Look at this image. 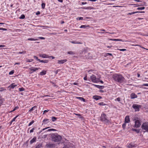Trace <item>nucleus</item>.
<instances>
[{"label":"nucleus","instance_id":"1","mask_svg":"<svg viewBox=\"0 0 148 148\" xmlns=\"http://www.w3.org/2000/svg\"><path fill=\"white\" fill-rule=\"evenodd\" d=\"M112 77L115 81L120 83L122 82L124 79V77L121 75L117 74L113 75Z\"/></svg>","mask_w":148,"mask_h":148},{"label":"nucleus","instance_id":"2","mask_svg":"<svg viewBox=\"0 0 148 148\" xmlns=\"http://www.w3.org/2000/svg\"><path fill=\"white\" fill-rule=\"evenodd\" d=\"M51 136L52 140L55 142H60L62 139L61 136L57 134H53Z\"/></svg>","mask_w":148,"mask_h":148},{"label":"nucleus","instance_id":"3","mask_svg":"<svg viewBox=\"0 0 148 148\" xmlns=\"http://www.w3.org/2000/svg\"><path fill=\"white\" fill-rule=\"evenodd\" d=\"M135 120V125L134 127L136 128H138L140 127L141 125V121L139 120L138 118L134 119Z\"/></svg>","mask_w":148,"mask_h":148},{"label":"nucleus","instance_id":"4","mask_svg":"<svg viewBox=\"0 0 148 148\" xmlns=\"http://www.w3.org/2000/svg\"><path fill=\"white\" fill-rule=\"evenodd\" d=\"M101 121L105 123H108L109 121L107 119L106 115L105 114H101L100 117Z\"/></svg>","mask_w":148,"mask_h":148},{"label":"nucleus","instance_id":"5","mask_svg":"<svg viewBox=\"0 0 148 148\" xmlns=\"http://www.w3.org/2000/svg\"><path fill=\"white\" fill-rule=\"evenodd\" d=\"M141 128L143 130L148 132V122L143 123L142 125Z\"/></svg>","mask_w":148,"mask_h":148},{"label":"nucleus","instance_id":"6","mask_svg":"<svg viewBox=\"0 0 148 148\" xmlns=\"http://www.w3.org/2000/svg\"><path fill=\"white\" fill-rule=\"evenodd\" d=\"M141 106L137 104H133L132 106V108L135 110V111H139V108L141 107Z\"/></svg>","mask_w":148,"mask_h":148},{"label":"nucleus","instance_id":"7","mask_svg":"<svg viewBox=\"0 0 148 148\" xmlns=\"http://www.w3.org/2000/svg\"><path fill=\"white\" fill-rule=\"evenodd\" d=\"M90 79L92 82L94 83H97L98 82V79L96 78V77L94 75H92L90 76Z\"/></svg>","mask_w":148,"mask_h":148},{"label":"nucleus","instance_id":"8","mask_svg":"<svg viewBox=\"0 0 148 148\" xmlns=\"http://www.w3.org/2000/svg\"><path fill=\"white\" fill-rule=\"evenodd\" d=\"M67 61L66 59L62 60H58V63L59 64H63Z\"/></svg>","mask_w":148,"mask_h":148},{"label":"nucleus","instance_id":"9","mask_svg":"<svg viewBox=\"0 0 148 148\" xmlns=\"http://www.w3.org/2000/svg\"><path fill=\"white\" fill-rule=\"evenodd\" d=\"M93 98L96 100H97L101 99L102 98V97L99 96L95 95L93 96Z\"/></svg>","mask_w":148,"mask_h":148},{"label":"nucleus","instance_id":"10","mask_svg":"<svg viewBox=\"0 0 148 148\" xmlns=\"http://www.w3.org/2000/svg\"><path fill=\"white\" fill-rule=\"evenodd\" d=\"M130 121V119L129 116H126L125 119V123H129Z\"/></svg>","mask_w":148,"mask_h":148},{"label":"nucleus","instance_id":"11","mask_svg":"<svg viewBox=\"0 0 148 148\" xmlns=\"http://www.w3.org/2000/svg\"><path fill=\"white\" fill-rule=\"evenodd\" d=\"M40 69V68H35V67H32L30 68L29 69L30 71H33V72H34V71H36L37 70H38V69Z\"/></svg>","mask_w":148,"mask_h":148},{"label":"nucleus","instance_id":"12","mask_svg":"<svg viewBox=\"0 0 148 148\" xmlns=\"http://www.w3.org/2000/svg\"><path fill=\"white\" fill-rule=\"evenodd\" d=\"M137 97V95H136L134 93H132L130 95V97L131 99H134L136 98Z\"/></svg>","mask_w":148,"mask_h":148},{"label":"nucleus","instance_id":"13","mask_svg":"<svg viewBox=\"0 0 148 148\" xmlns=\"http://www.w3.org/2000/svg\"><path fill=\"white\" fill-rule=\"evenodd\" d=\"M39 56L40 57L44 58H49V56L45 54H40Z\"/></svg>","mask_w":148,"mask_h":148},{"label":"nucleus","instance_id":"14","mask_svg":"<svg viewBox=\"0 0 148 148\" xmlns=\"http://www.w3.org/2000/svg\"><path fill=\"white\" fill-rule=\"evenodd\" d=\"M71 42L72 43L74 44H82V43L80 42H79L77 41H76L74 40V41H71L70 42Z\"/></svg>","mask_w":148,"mask_h":148},{"label":"nucleus","instance_id":"15","mask_svg":"<svg viewBox=\"0 0 148 148\" xmlns=\"http://www.w3.org/2000/svg\"><path fill=\"white\" fill-rule=\"evenodd\" d=\"M36 137H34L30 141V143L31 144H32L34 142L36 141Z\"/></svg>","mask_w":148,"mask_h":148},{"label":"nucleus","instance_id":"16","mask_svg":"<svg viewBox=\"0 0 148 148\" xmlns=\"http://www.w3.org/2000/svg\"><path fill=\"white\" fill-rule=\"evenodd\" d=\"M127 147L129 148H133L135 147L136 146L135 145L130 143L127 145Z\"/></svg>","mask_w":148,"mask_h":148},{"label":"nucleus","instance_id":"17","mask_svg":"<svg viewBox=\"0 0 148 148\" xmlns=\"http://www.w3.org/2000/svg\"><path fill=\"white\" fill-rule=\"evenodd\" d=\"M76 98H77V99H79L80 100H81V101H84V102H86L85 99H84L83 97H76Z\"/></svg>","mask_w":148,"mask_h":148},{"label":"nucleus","instance_id":"18","mask_svg":"<svg viewBox=\"0 0 148 148\" xmlns=\"http://www.w3.org/2000/svg\"><path fill=\"white\" fill-rule=\"evenodd\" d=\"M16 86V85H14V83H12L8 86V88L10 87L11 88L13 89Z\"/></svg>","mask_w":148,"mask_h":148},{"label":"nucleus","instance_id":"19","mask_svg":"<svg viewBox=\"0 0 148 148\" xmlns=\"http://www.w3.org/2000/svg\"><path fill=\"white\" fill-rule=\"evenodd\" d=\"M94 85L97 88H98L99 89H103L104 87V86H99L96 85Z\"/></svg>","mask_w":148,"mask_h":148},{"label":"nucleus","instance_id":"20","mask_svg":"<svg viewBox=\"0 0 148 148\" xmlns=\"http://www.w3.org/2000/svg\"><path fill=\"white\" fill-rule=\"evenodd\" d=\"M40 62L43 63H47L49 62V60H40L39 61Z\"/></svg>","mask_w":148,"mask_h":148},{"label":"nucleus","instance_id":"21","mask_svg":"<svg viewBox=\"0 0 148 148\" xmlns=\"http://www.w3.org/2000/svg\"><path fill=\"white\" fill-rule=\"evenodd\" d=\"M46 71H43L40 73V75H44L46 74Z\"/></svg>","mask_w":148,"mask_h":148},{"label":"nucleus","instance_id":"22","mask_svg":"<svg viewBox=\"0 0 148 148\" xmlns=\"http://www.w3.org/2000/svg\"><path fill=\"white\" fill-rule=\"evenodd\" d=\"M132 130L133 131L136 132L137 133H138L140 132V130H137V129L133 128L132 129Z\"/></svg>","mask_w":148,"mask_h":148},{"label":"nucleus","instance_id":"23","mask_svg":"<svg viewBox=\"0 0 148 148\" xmlns=\"http://www.w3.org/2000/svg\"><path fill=\"white\" fill-rule=\"evenodd\" d=\"M87 27H89V25L86 26V25H81L80 26V28H86Z\"/></svg>","mask_w":148,"mask_h":148},{"label":"nucleus","instance_id":"24","mask_svg":"<svg viewBox=\"0 0 148 148\" xmlns=\"http://www.w3.org/2000/svg\"><path fill=\"white\" fill-rule=\"evenodd\" d=\"M38 39H34V38H28L27 39V40H31V41H32V40H38Z\"/></svg>","mask_w":148,"mask_h":148},{"label":"nucleus","instance_id":"25","mask_svg":"<svg viewBox=\"0 0 148 148\" xmlns=\"http://www.w3.org/2000/svg\"><path fill=\"white\" fill-rule=\"evenodd\" d=\"M33 61V59H26V61L27 62H31Z\"/></svg>","mask_w":148,"mask_h":148},{"label":"nucleus","instance_id":"26","mask_svg":"<svg viewBox=\"0 0 148 148\" xmlns=\"http://www.w3.org/2000/svg\"><path fill=\"white\" fill-rule=\"evenodd\" d=\"M43 122H44V123H45V122H46V123H45V124H46L48 122H49V119H44L43 120Z\"/></svg>","mask_w":148,"mask_h":148},{"label":"nucleus","instance_id":"27","mask_svg":"<svg viewBox=\"0 0 148 148\" xmlns=\"http://www.w3.org/2000/svg\"><path fill=\"white\" fill-rule=\"evenodd\" d=\"M136 13H138V12H132L131 13H129L128 14H127L128 15H131L132 14H136Z\"/></svg>","mask_w":148,"mask_h":148},{"label":"nucleus","instance_id":"28","mask_svg":"<svg viewBox=\"0 0 148 148\" xmlns=\"http://www.w3.org/2000/svg\"><path fill=\"white\" fill-rule=\"evenodd\" d=\"M36 107L35 106H34L32 107L30 110H29V112H31L32 111L34 110V108H36Z\"/></svg>","mask_w":148,"mask_h":148},{"label":"nucleus","instance_id":"29","mask_svg":"<svg viewBox=\"0 0 148 148\" xmlns=\"http://www.w3.org/2000/svg\"><path fill=\"white\" fill-rule=\"evenodd\" d=\"M111 40H114V41H124L122 40L121 39H111Z\"/></svg>","mask_w":148,"mask_h":148},{"label":"nucleus","instance_id":"30","mask_svg":"<svg viewBox=\"0 0 148 148\" xmlns=\"http://www.w3.org/2000/svg\"><path fill=\"white\" fill-rule=\"evenodd\" d=\"M57 119V118L56 117H52V120L53 122L56 121Z\"/></svg>","mask_w":148,"mask_h":148},{"label":"nucleus","instance_id":"31","mask_svg":"<svg viewBox=\"0 0 148 148\" xmlns=\"http://www.w3.org/2000/svg\"><path fill=\"white\" fill-rule=\"evenodd\" d=\"M98 105L100 106H105L106 105V104L104 103L103 102L99 103H98Z\"/></svg>","mask_w":148,"mask_h":148},{"label":"nucleus","instance_id":"32","mask_svg":"<svg viewBox=\"0 0 148 148\" xmlns=\"http://www.w3.org/2000/svg\"><path fill=\"white\" fill-rule=\"evenodd\" d=\"M145 7L138 8H137V10H144V9H145Z\"/></svg>","mask_w":148,"mask_h":148},{"label":"nucleus","instance_id":"33","mask_svg":"<svg viewBox=\"0 0 148 148\" xmlns=\"http://www.w3.org/2000/svg\"><path fill=\"white\" fill-rule=\"evenodd\" d=\"M67 53H68V54H71V55L73 54H75V53L73 52L72 51H68V52Z\"/></svg>","mask_w":148,"mask_h":148},{"label":"nucleus","instance_id":"34","mask_svg":"<svg viewBox=\"0 0 148 148\" xmlns=\"http://www.w3.org/2000/svg\"><path fill=\"white\" fill-rule=\"evenodd\" d=\"M25 18V16L24 14H22L19 18L20 19H23L24 18Z\"/></svg>","mask_w":148,"mask_h":148},{"label":"nucleus","instance_id":"35","mask_svg":"<svg viewBox=\"0 0 148 148\" xmlns=\"http://www.w3.org/2000/svg\"><path fill=\"white\" fill-rule=\"evenodd\" d=\"M19 108V107L18 106H17L14 108L13 109V110L11 111V112L14 111L18 109Z\"/></svg>","mask_w":148,"mask_h":148},{"label":"nucleus","instance_id":"36","mask_svg":"<svg viewBox=\"0 0 148 148\" xmlns=\"http://www.w3.org/2000/svg\"><path fill=\"white\" fill-rule=\"evenodd\" d=\"M26 53V51H24L22 52H18V54H25Z\"/></svg>","mask_w":148,"mask_h":148},{"label":"nucleus","instance_id":"37","mask_svg":"<svg viewBox=\"0 0 148 148\" xmlns=\"http://www.w3.org/2000/svg\"><path fill=\"white\" fill-rule=\"evenodd\" d=\"M34 122V120H32L31 122L29 125H28V126H29L30 125H32V124H33Z\"/></svg>","mask_w":148,"mask_h":148},{"label":"nucleus","instance_id":"38","mask_svg":"<svg viewBox=\"0 0 148 148\" xmlns=\"http://www.w3.org/2000/svg\"><path fill=\"white\" fill-rule=\"evenodd\" d=\"M56 131V130L53 129H50L47 130V131Z\"/></svg>","mask_w":148,"mask_h":148},{"label":"nucleus","instance_id":"39","mask_svg":"<svg viewBox=\"0 0 148 148\" xmlns=\"http://www.w3.org/2000/svg\"><path fill=\"white\" fill-rule=\"evenodd\" d=\"M18 116H16L15 117H14L12 120V122H13V121H15V120L16 119L17 117Z\"/></svg>","mask_w":148,"mask_h":148},{"label":"nucleus","instance_id":"40","mask_svg":"<svg viewBox=\"0 0 148 148\" xmlns=\"http://www.w3.org/2000/svg\"><path fill=\"white\" fill-rule=\"evenodd\" d=\"M14 70H12L10 71L9 73V74L10 75H12L14 73Z\"/></svg>","mask_w":148,"mask_h":148},{"label":"nucleus","instance_id":"41","mask_svg":"<svg viewBox=\"0 0 148 148\" xmlns=\"http://www.w3.org/2000/svg\"><path fill=\"white\" fill-rule=\"evenodd\" d=\"M34 58L35 59H36L38 61H39V60H40L38 58V57H36V56H34Z\"/></svg>","mask_w":148,"mask_h":148},{"label":"nucleus","instance_id":"42","mask_svg":"<svg viewBox=\"0 0 148 148\" xmlns=\"http://www.w3.org/2000/svg\"><path fill=\"white\" fill-rule=\"evenodd\" d=\"M19 91H23L24 90V88H19Z\"/></svg>","mask_w":148,"mask_h":148},{"label":"nucleus","instance_id":"43","mask_svg":"<svg viewBox=\"0 0 148 148\" xmlns=\"http://www.w3.org/2000/svg\"><path fill=\"white\" fill-rule=\"evenodd\" d=\"M126 125V123H124L123 124V125H122V127L123 128H125Z\"/></svg>","mask_w":148,"mask_h":148},{"label":"nucleus","instance_id":"44","mask_svg":"<svg viewBox=\"0 0 148 148\" xmlns=\"http://www.w3.org/2000/svg\"><path fill=\"white\" fill-rule=\"evenodd\" d=\"M42 8H44L45 6V4L44 3H42Z\"/></svg>","mask_w":148,"mask_h":148},{"label":"nucleus","instance_id":"45","mask_svg":"<svg viewBox=\"0 0 148 148\" xmlns=\"http://www.w3.org/2000/svg\"><path fill=\"white\" fill-rule=\"evenodd\" d=\"M83 19V18L82 17H78L77 18V19L78 20H82Z\"/></svg>","mask_w":148,"mask_h":148},{"label":"nucleus","instance_id":"46","mask_svg":"<svg viewBox=\"0 0 148 148\" xmlns=\"http://www.w3.org/2000/svg\"><path fill=\"white\" fill-rule=\"evenodd\" d=\"M34 130V128H33L32 130H31L30 131V133H31L32 132H33Z\"/></svg>","mask_w":148,"mask_h":148},{"label":"nucleus","instance_id":"47","mask_svg":"<svg viewBox=\"0 0 148 148\" xmlns=\"http://www.w3.org/2000/svg\"><path fill=\"white\" fill-rule=\"evenodd\" d=\"M115 100H117L118 101H120V98L119 97L117 98Z\"/></svg>","mask_w":148,"mask_h":148},{"label":"nucleus","instance_id":"48","mask_svg":"<svg viewBox=\"0 0 148 148\" xmlns=\"http://www.w3.org/2000/svg\"><path fill=\"white\" fill-rule=\"evenodd\" d=\"M49 111V110H45L44 111L43 114H44L46 113L47 112H48Z\"/></svg>","mask_w":148,"mask_h":148},{"label":"nucleus","instance_id":"49","mask_svg":"<svg viewBox=\"0 0 148 148\" xmlns=\"http://www.w3.org/2000/svg\"><path fill=\"white\" fill-rule=\"evenodd\" d=\"M38 38L40 39H42V40H44V39H45V38L43 37H38Z\"/></svg>","mask_w":148,"mask_h":148},{"label":"nucleus","instance_id":"50","mask_svg":"<svg viewBox=\"0 0 148 148\" xmlns=\"http://www.w3.org/2000/svg\"><path fill=\"white\" fill-rule=\"evenodd\" d=\"M0 30H6L7 29L5 28H0Z\"/></svg>","mask_w":148,"mask_h":148},{"label":"nucleus","instance_id":"51","mask_svg":"<svg viewBox=\"0 0 148 148\" xmlns=\"http://www.w3.org/2000/svg\"><path fill=\"white\" fill-rule=\"evenodd\" d=\"M120 50L121 51H126V49H120Z\"/></svg>","mask_w":148,"mask_h":148},{"label":"nucleus","instance_id":"52","mask_svg":"<svg viewBox=\"0 0 148 148\" xmlns=\"http://www.w3.org/2000/svg\"><path fill=\"white\" fill-rule=\"evenodd\" d=\"M137 12L139 13H144L145 12L144 11H137Z\"/></svg>","mask_w":148,"mask_h":148},{"label":"nucleus","instance_id":"53","mask_svg":"<svg viewBox=\"0 0 148 148\" xmlns=\"http://www.w3.org/2000/svg\"><path fill=\"white\" fill-rule=\"evenodd\" d=\"M144 5V4H143V3H140L139 4V5L136 6H142V5Z\"/></svg>","mask_w":148,"mask_h":148},{"label":"nucleus","instance_id":"54","mask_svg":"<svg viewBox=\"0 0 148 148\" xmlns=\"http://www.w3.org/2000/svg\"><path fill=\"white\" fill-rule=\"evenodd\" d=\"M59 71V70H56L55 72V73L56 74H57L58 73V72Z\"/></svg>","mask_w":148,"mask_h":148},{"label":"nucleus","instance_id":"55","mask_svg":"<svg viewBox=\"0 0 148 148\" xmlns=\"http://www.w3.org/2000/svg\"><path fill=\"white\" fill-rule=\"evenodd\" d=\"M5 47V46L3 45H0V47Z\"/></svg>","mask_w":148,"mask_h":148},{"label":"nucleus","instance_id":"56","mask_svg":"<svg viewBox=\"0 0 148 148\" xmlns=\"http://www.w3.org/2000/svg\"><path fill=\"white\" fill-rule=\"evenodd\" d=\"M52 58V59H54L55 58V57L53 56H49V58Z\"/></svg>","mask_w":148,"mask_h":148},{"label":"nucleus","instance_id":"57","mask_svg":"<svg viewBox=\"0 0 148 148\" xmlns=\"http://www.w3.org/2000/svg\"><path fill=\"white\" fill-rule=\"evenodd\" d=\"M84 79L85 80H87V77L86 76V77H84Z\"/></svg>","mask_w":148,"mask_h":148},{"label":"nucleus","instance_id":"58","mask_svg":"<svg viewBox=\"0 0 148 148\" xmlns=\"http://www.w3.org/2000/svg\"><path fill=\"white\" fill-rule=\"evenodd\" d=\"M87 4V3L86 2H82V5H84V4Z\"/></svg>","mask_w":148,"mask_h":148},{"label":"nucleus","instance_id":"59","mask_svg":"<svg viewBox=\"0 0 148 148\" xmlns=\"http://www.w3.org/2000/svg\"><path fill=\"white\" fill-rule=\"evenodd\" d=\"M143 85L145 86H148V84H143Z\"/></svg>","mask_w":148,"mask_h":148},{"label":"nucleus","instance_id":"60","mask_svg":"<svg viewBox=\"0 0 148 148\" xmlns=\"http://www.w3.org/2000/svg\"><path fill=\"white\" fill-rule=\"evenodd\" d=\"M40 14V12L39 11L37 12L36 13V15H38V14Z\"/></svg>","mask_w":148,"mask_h":148},{"label":"nucleus","instance_id":"61","mask_svg":"<svg viewBox=\"0 0 148 148\" xmlns=\"http://www.w3.org/2000/svg\"><path fill=\"white\" fill-rule=\"evenodd\" d=\"M107 54H108V55H110V56H112V54L110 53H107Z\"/></svg>","mask_w":148,"mask_h":148},{"label":"nucleus","instance_id":"62","mask_svg":"<svg viewBox=\"0 0 148 148\" xmlns=\"http://www.w3.org/2000/svg\"><path fill=\"white\" fill-rule=\"evenodd\" d=\"M88 1H96L97 0H88Z\"/></svg>","mask_w":148,"mask_h":148},{"label":"nucleus","instance_id":"63","mask_svg":"<svg viewBox=\"0 0 148 148\" xmlns=\"http://www.w3.org/2000/svg\"><path fill=\"white\" fill-rule=\"evenodd\" d=\"M73 84L74 85H77L78 84V83L74 82L73 83Z\"/></svg>","mask_w":148,"mask_h":148},{"label":"nucleus","instance_id":"64","mask_svg":"<svg viewBox=\"0 0 148 148\" xmlns=\"http://www.w3.org/2000/svg\"><path fill=\"white\" fill-rule=\"evenodd\" d=\"M59 2H63V0H57Z\"/></svg>","mask_w":148,"mask_h":148}]
</instances>
